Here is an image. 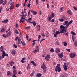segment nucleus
Here are the masks:
<instances>
[{"instance_id": "obj_1", "label": "nucleus", "mask_w": 77, "mask_h": 77, "mask_svg": "<svg viewBox=\"0 0 77 77\" xmlns=\"http://www.w3.org/2000/svg\"><path fill=\"white\" fill-rule=\"evenodd\" d=\"M60 33H66V30L65 29L63 28L61 25L60 26Z\"/></svg>"}, {"instance_id": "obj_2", "label": "nucleus", "mask_w": 77, "mask_h": 77, "mask_svg": "<svg viewBox=\"0 0 77 77\" xmlns=\"http://www.w3.org/2000/svg\"><path fill=\"white\" fill-rule=\"evenodd\" d=\"M72 23V20H71L70 21L69 23H68V24L67 25H66V26H63V25H61L62 27V28L63 29H67V28H68V26H69L70 24H71V23Z\"/></svg>"}, {"instance_id": "obj_3", "label": "nucleus", "mask_w": 77, "mask_h": 77, "mask_svg": "<svg viewBox=\"0 0 77 77\" xmlns=\"http://www.w3.org/2000/svg\"><path fill=\"white\" fill-rule=\"evenodd\" d=\"M6 36L7 37H9V36H11V35L12 34V32L11 31H9L8 32V31H6Z\"/></svg>"}, {"instance_id": "obj_4", "label": "nucleus", "mask_w": 77, "mask_h": 77, "mask_svg": "<svg viewBox=\"0 0 77 77\" xmlns=\"http://www.w3.org/2000/svg\"><path fill=\"white\" fill-rule=\"evenodd\" d=\"M75 56H76V55L75 54L71 53L70 54V57L71 58H72V59H74Z\"/></svg>"}, {"instance_id": "obj_5", "label": "nucleus", "mask_w": 77, "mask_h": 77, "mask_svg": "<svg viewBox=\"0 0 77 77\" xmlns=\"http://www.w3.org/2000/svg\"><path fill=\"white\" fill-rule=\"evenodd\" d=\"M25 20H26V17H21L20 21V23H23V22H24Z\"/></svg>"}, {"instance_id": "obj_6", "label": "nucleus", "mask_w": 77, "mask_h": 77, "mask_svg": "<svg viewBox=\"0 0 77 77\" xmlns=\"http://www.w3.org/2000/svg\"><path fill=\"white\" fill-rule=\"evenodd\" d=\"M0 51H2V52L3 53L2 54L4 55L5 57L6 56L7 57L8 56V54L5 53V52L4 51L1 50Z\"/></svg>"}, {"instance_id": "obj_7", "label": "nucleus", "mask_w": 77, "mask_h": 77, "mask_svg": "<svg viewBox=\"0 0 77 77\" xmlns=\"http://www.w3.org/2000/svg\"><path fill=\"white\" fill-rule=\"evenodd\" d=\"M0 32L3 33L6 30V29L4 27H1L0 28Z\"/></svg>"}, {"instance_id": "obj_8", "label": "nucleus", "mask_w": 77, "mask_h": 77, "mask_svg": "<svg viewBox=\"0 0 77 77\" xmlns=\"http://www.w3.org/2000/svg\"><path fill=\"white\" fill-rule=\"evenodd\" d=\"M55 71H58V72H60L61 71V69L60 67H55Z\"/></svg>"}, {"instance_id": "obj_9", "label": "nucleus", "mask_w": 77, "mask_h": 77, "mask_svg": "<svg viewBox=\"0 0 77 77\" xmlns=\"http://www.w3.org/2000/svg\"><path fill=\"white\" fill-rule=\"evenodd\" d=\"M63 68L66 71L67 70V67H66V63H65L64 65L63 66Z\"/></svg>"}, {"instance_id": "obj_10", "label": "nucleus", "mask_w": 77, "mask_h": 77, "mask_svg": "<svg viewBox=\"0 0 77 77\" xmlns=\"http://www.w3.org/2000/svg\"><path fill=\"white\" fill-rule=\"evenodd\" d=\"M63 56V53L62 52L61 54H58V57L60 58H62Z\"/></svg>"}, {"instance_id": "obj_11", "label": "nucleus", "mask_w": 77, "mask_h": 77, "mask_svg": "<svg viewBox=\"0 0 77 77\" xmlns=\"http://www.w3.org/2000/svg\"><path fill=\"white\" fill-rule=\"evenodd\" d=\"M41 67L43 69H45V68L46 67V66L44 65V63H43L42 65L41 66Z\"/></svg>"}, {"instance_id": "obj_12", "label": "nucleus", "mask_w": 77, "mask_h": 77, "mask_svg": "<svg viewBox=\"0 0 77 77\" xmlns=\"http://www.w3.org/2000/svg\"><path fill=\"white\" fill-rule=\"evenodd\" d=\"M10 4V5H11V4H12V5L10 6V8H9L10 10L14 8V2H12Z\"/></svg>"}, {"instance_id": "obj_13", "label": "nucleus", "mask_w": 77, "mask_h": 77, "mask_svg": "<svg viewBox=\"0 0 77 77\" xmlns=\"http://www.w3.org/2000/svg\"><path fill=\"white\" fill-rule=\"evenodd\" d=\"M50 57L49 54L47 55L45 57V59H46V60L48 59H50Z\"/></svg>"}, {"instance_id": "obj_14", "label": "nucleus", "mask_w": 77, "mask_h": 77, "mask_svg": "<svg viewBox=\"0 0 77 77\" xmlns=\"http://www.w3.org/2000/svg\"><path fill=\"white\" fill-rule=\"evenodd\" d=\"M68 23H68V21H65L64 23H63V24H64L63 25V26H66V25H68Z\"/></svg>"}, {"instance_id": "obj_15", "label": "nucleus", "mask_w": 77, "mask_h": 77, "mask_svg": "<svg viewBox=\"0 0 77 77\" xmlns=\"http://www.w3.org/2000/svg\"><path fill=\"white\" fill-rule=\"evenodd\" d=\"M8 22V20L6 19L2 21V22L4 23H7Z\"/></svg>"}, {"instance_id": "obj_16", "label": "nucleus", "mask_w": 77, "mask_h": 77, "mask_svg": "<svg viewBox=\"0 0 77 77\" xmlns=\"http://www.w3.org/2000/svg\"><path fill=\"white\" fill-rule=\"evenodd\" d=\"M67 13L69 15H72V12L71 10H68L67 11Z\"/></svg>"}, {"instance_id": "obj_17", "label": "nucleus", "mask_w": 77, "mask_h": 77, "mask_svg": "<svg viewBox=\"0 0 77 77\" xmlns=\"http://www.w3.org/2000/svg\"><path fill=\"white\" fill-rule=\"evenodd\" d=\"M31 12H32L33 15H36L37 14V12L36 11H35L33 10H32Z\"/></svg>"}, {"instance_id": "obj_18", "label": "nucleus", "mask_w": 77, "mask_h": 77, "mask_svg": "<svg viewBox=\"0 0 77 77\" xmlns=\"http://www.w3.org/2000/svg\"><path fill=\"white\" fill-rule=\"evenodd\" d=\"M55 52L57 53H58L60 52V50H59V49L58 48H56L55 49Z\"/></svg>"}, {"instance_id": "obj_19", "label": "nucleus", "mask_w": 77, "mask_h": 77, "mask_svg": "<svg viewBox=\"0 0 77 77\" xmlns=\"http://www.w3.org/2000/svg\"><path fill=\"white\" fill-rule=\"evenodd\" d=\"M33 51H34V53H35V54H36V52H38V51H39V49H36Z\"/></svg>"}, {"instance_id": "obj_20", "label": "nucleus", "mask_w": 77, "mask_h": 77, "mask_svg": "<svg viewBox=\"0 0 77 77\" xmlns=\"http://www.w3.org/2000/svg\"><path fill=\"white\" fill-rule=\"evenodd\" d=\"M30 23L32 24L34 26H35L36 24V23L35 21L31 22H30Z\"/></svg>"}, {"instance_id": "obj_21", "label": "nucleus", "mask_w": 77, "mask_h": 77, "mask_svg": "<svg viewBox=\"0 0 77 77\" xmlns=\"http://www.w3.org/2000/svg\"><path fill=\"white\" fill-rule=\"evenodd\" d=\"M22 42L21 39H19L18 41V43L19 44H21Z\"/></svg>"}, {"instance_id": "obj_22", "label": "nucleus", "mask_w": 77, "mask_h": 77, "mask_svg": "<svg viewBox=\"0 0 77 77\" xmlns=\"http://www.w3.org/2000/svg\"><path fill=\"white\" fill-rule=\"evenodd\" d=\"M31 62L34 66H36V64L34 62V61H31Z\"/></svg>"}, {"instance_id": "obj_23", "label": "nucleus", "mask_w": 77, "mask_h": 77, "mask_svg": "<svg viewBox=\"0 0 77 77\" xmlns=\"http://www.w3.org/2000/svg\"><path fill=\"white\" fill-rule=\"evenodd\" d=\"M42 75L41 74V73H38L37 74L36 77H41V76Z\"/></svg>"}, {"instance_id": "obj_24", "label": "nucleus", "mask_w": 77, "mask_h": 77, "mask_svg": "<svg viewBox=\"0 0 77 77\" xmlns=\"http://www.w3.org/2000/svg\"><path fill=\"white\" fill-rule=\"evenodd\" d=\"M16 53V52L15 51V50H12L11 51V53L13 54H15Z\"/></svg>"}, {"instance_id": "obj_25", "label": "nucleus", "mask_w": 77, "mask_h": 77, "mask_svg": "<svg viewBox=\"0 0 77 77\" xmlns=\"http://www.w3.org/2000/svg\"><path fill=\"white\" fill-rule=\"evenodd\" d=\"M58 20L60 22H63L64 21H65V20L63 19H59Z\"/></svg>"}, {"instance_id": "obj_26", "label": "nucleus", "mask_w": 77, "mask_h": 77, "mask_svg": "<svg viewBox=\"0 0 77 77\" xmlns=\"http://www.w3.org/2000/svg\"><path fill=\"white\" fill-rule=\"evenodd\" d=\"M31 20H32V18H29L28 19L27 21V22H28V23H31V22H30V21H31Z\"/></svg>"}, {"instance_id": "obj_27", "label": "nucleus", "mask_w": 77, "mask_h": 77, "mask_svg": "<svg viewBox=\"0 0 77 77\" xmlns=\"http://www.w3.org/2000/svg\"><path fill=\"white\" fill-rule=\"evenodd\" d=\"M25 2L23 3V5L24 6H26V3H27V0H25Z\"/></svg>"}, {"instance_id": "obj_28", "label": "nucleus", "mask_w": 77, "mask_h": 77, "mask_svg": "<svg viewBox=\"0 0 77 77\" xmlns=\"http://www.w3.org/2000/svg\"><path fill=\"white\" fill-rule=\"evenodd\" d=\"M7 74L8 75H11V72L9 71L7 72Z\"/></svg>"}, {"instance_id": "obj_29", "label": "nucleus", "mask_w": 77, "mask_h": 77, "mask_svg": "<svg viewBox=\"0 0 77 77\" xmlns=\"http://www.w3.org/2000/svg\"><path fill=\"white\" fill-rule=\"evenodd\" d=\"M15 63V62H13V61H11L10 62V65L11 66H13V65Z\"/></svg>"}, {"instance_id": "obj_30", "label": "nucleus", "mask_w": 77, "mask_h": 77, "mask_svg": "<svg viewBox=\"0 0 77 77\" xmlns=\"http://www.w3.org/2000/svg\"><path fill=\"white\" fill-rule=\"evenodd\" d=\"M38 28L37 31H40L41 30V26L39 25H38Z\"/></svg>"}, {"instance_id": "obj_31", "label": "nucleus", "mask_w": 77, "mask_h": 77, "mask_svg": "<svg viewBox=\"0 0 77 77\" xmlns=\"http://www.w3.org/2000/svg\"><path fill=\"white\" fill-rule=\"evenodd\" d=\"M14 33H16V34L17 35H18L19 33H18V30H17V29H15L14 30Z\"/></svg>"}, {"instance_id": "obj_32", "label": "nucleus", "mask_w": 77, "mask_h": 77, "mask_svg": "<svg viewBox=\"0 0 77 77\" xmlns=\"http://www.w3.org/2000/svg\"><path fill=\"white\" fill-rule=\"evenodd\" d=\"M63 43L64 44V46L66 47L67 45V43L66 42H63Z\"/></svg>"}, {"instance_id": "obj_33", "label": "nucleus", "mask_w": 77, "mask_h": 77, "mask_svg": "<svg viewBox=\"0 0 77 77\" xmlns=\"http://www.w3.org/2000/svg\"><path fill=\"white\" fill-rule=\"evenodd\" d=\"M60 31H59V30H58V31L56 32V34H57V35L60 34Z\"/></svg>"}, {"instance_id": "obj_34", "label": "nucleus", "mask_w": 77, "mask_h": 77, "mask_svg": "<svg viewBox=\"0 0 77 77\" xmlns=\"http://www.w3.org/2000/svg\"><path fill=\"white\" fill-rule=\"evenodd\" d=\"M71 33L72 35H76V34L74 32H73L72 31L71 32Z\"/></svg>"}, {"instance_id": "obj_35", "label": "nucleus", "mask_w": 77, "mask_h": 77, "mask_svg": "<svg viewBox=\"0 0 77 77\" xmlns=\"http://www.w3.org/2000/svg\"><path fill=\"white\" fill-rule=\"evenodd\" d=\"M72 42H74V39H75V38L74 37V35H72Z\"/></svg>"}, {"instance_id": "obj_36", "label": "nucleus", "mask_w": 77, "mask_h": 77, "mask_svg": "<svg viewBox=\"0 0 77 77\" xmlns=\"http://www.w3.org/2000/svg\"><path fill=\"white\" fill-rule=\"evenodd\" d=\"M3 3H4L3 4V5H5V4L7 3V2L6 1H3Z\"/></svg>"}, {"instance_id": "obj_37", "label": "nucleus", "mask_w": 77, "mask_h": 77, "mask_svg": "<svg viewBox=\"0 0 77 77\" xmlns=\"http://www.w3.org/2000/svg\"><path fill=\"white\" fill-rule=\"evenodd\" d=\"M63 9V7H62L60 8V12H62Z\"/></svg>"}, {"instance_id": "obj_38", "label": "nucleus", "mask_w": 77, "mask_h": 77, "mask_svg": "<svg viewBox=\"0 0 77 77\" xmlns=\"http://www.w3.org/2000/svg\"><path fill=\"white\" fill-rule=\"evenodd\" d=\"M39 3V0H35V4L38 5Z\"/></svg>"}, {"instance_id": "obj_39", "label": "nucleus", "mask_w": 77, "mask_h": 77, "mask_svg": "<svg viewBox=\"0 0 77 77\" xmlns=\"http://www.w3.org/2000/svg\"><path fill=\"white\" fill-rule=\"evenodd\" d=\"M54 17V13H52L51 16V18H53Z\"/></svg>"}, {"instance_id": "obj_40", "label": "nucleus", "mask_w": 77, "mask_h": 77, "mask_svg": "<svg viewBox=\"0 0 77 77\" xmlns=\"http://www.w3.org/2000/svg\"><path fill=\"white\" fill-rule=\"evenodd\" d=\"M54 51L53 49V48H51V49L50 50V51H51V52L52 53H53V52H54Z\"/></svg>"}, {"instance_id": "obj_41", "label": "nucleus", "mask_w": 77, "mask_h": 77, "mask_svg": "<svg viewBox=\"0 0 77 77\" xmlns=\"http://www.w3.org/2000/svg\"><path fill=\"white\" fill-rule=\"evenodd\" d=\"M38 41H39V39H41V35H38Z\"/></svg>"}, {"instance_id": "obj_42", "label": "nucleus", "mask_w": 77, "mask_h": 77, "mask_svg": "<svg viewBox=\"0 0 77 77\" xmlns=\"http://www.w3.org/2000/svg\"><path fill=\"white\" fill-rule=\"evenodd\" d=\"M21 17H23V18H24L25 17H26V15H24V14H23L20 16Z\"/></svg>"}, {"instance_id": "obj_43", "label": "nucleus", "mask_w": 77, "mask_h": 77, "mask_svg": "<svg viewBox=\"0 0 77 77\" xmlns=\"http://www.w3.org/2000/svg\"><path fill=\"white\" fill-rule=\"evenodd\" d=\"M60 64H58L57 65V66H56V68H60Z\"/></svg>"}, {"instance_id": "obj_44", "label": "nucleus", "mask_w": 77, "mask_h": 77, "mask_svg": "<svg viewBox=\"0 0 77 77\" xmlns=\"http://www.w3.org/2000/svg\"><path fill=\"white\" fill-rule=\"evenodd\" d=\"M34 74H35V73H34V72H33L30 75L31 77H32L33 76V75H34Z\"/></svg>"}, {"instance_id": "obj_45", "label": "nucleus", "mask_w": 77, "mask_h": 77, "mask_svg": "<svg viewBox=\"0 0 77 77\" xmlns=\"http://www.w3.org/2000/svg\"><path fill=\"white\" fill-rule=\"evenodd\" d=\"M30 28V26H28V27H26L25 28V29H29Z\"/></svg>"}, {"instance_id": "obj_46", "label": "nucleus", "mask_w": 77, "mask_h": 77, "mask_svg": "<svg viewBox=\"0 0 77 77\" xmlns=\"http://www.w3.org/2000/svg\"><path fill=\"white\" fill-rule=\"evenodd\" d=\"M3 0H1L0 1V4H2V3H3Z\"/></svg>"}, {"instance_id": "obj_47", "label": "nucleus", "mask_w": 77, "mask_h": 77, "mask_svg": "<svg viewBox=\"0 0 77 77\" xmlns=\"http://www.w3.org/2000/svg\"><path fill=\"white\" fill-rule=\"evenodd\" d=\"M14 48H17V47H18L16 45H15V44H14Z\"/></svg>"}, {"instance_id": "obj_48", "label": "nucleus", "mask_w": 77, "mask_h": 77, "mask_svg": "<svg viewBox=\"0 0 77 77\" xmlns=\"http://www.w3.org/2000/svg\"><path fill=\"white\" fill-rule=\"evenodd\" d=\"M13 69L14 70H15V69H17V68L15 66H13Z\"/></svg>"}, {"instance_id": "obj_49", "label": "nucleus", "mask_w": 77, "mask_h": 77, "mask_svg": "<svg viewBox=\"0 0 77 77\" xmlns=\"http://www.w3.org/2000/svg\"><path fill=\"white\" fill-rule=\"evenodd\" d=\"M4 48H3V46H1V47H0V49L1 50H4Z\"/></svg>"}, {"instance_id": "obj_50", "label": "nucleus", "mask_w": 77, "mask_h": 77, "mask_svg": "<svg viewBox=\"0 0 77 77\" xmlns=\"http://www.w3.org/2000/svg\"><path fill=\"white\" fill-rule=\"evenodd\" d=\"M2 36L4 38H6V36H6V34H3Z\"/></svg>"}, {"instance_id": "obj_51", "label": "nucleus", "mask_w": 77, "mask_h": 77, "mask_svg": "<svg viewBox=\"0 0 77 77\" xmlns=\"http://www.w3.org/2000/svg\"><path fill=\"white\" fill-rule=\"evenodd\" d=\"M30 5H31V4H28L27 5V7L28 8H30Z\"/></svg>"}, {"instance_id": "obj_52", "label": "nucleus", "mask_w": 77, "mask_h": 77, "mask_svg": "<svg viewBox=\"0 0 77 77\" xmlns=\"http://www.w3.org/2000/svg\"><path fill=\"white\" fill-rule=\"evenodd\" d=\"M42 36H43V37H45V34L44 32L42 33Z\"/></svg>"}, {"instance_id": "obj_53", "label": "nucleus", "mask_w": 77, "mask_h": 77, "mask_svg": "<svg viewBox=\"0 0 77 77\" xmlns=\"http://www.w3.org/2000/svg\"><path fill=\"white\" fill-rule=\"evenodd\" d=\"M16 8H19V7H20V5L19 4H17L16 5Z\"/></svg>"}, {"instance_id": "obj_54", "label": "nucleus", "mask_w": 77, "mask_h": 77, "mask_svg": "<svg viewBox=\"0 0 77 77\" xmlns=\"http://www.w3.org/2000/svg\"><path fill=\"white\" fill-rule=\"evenodd\" d=\"M57 34H56V33L54 34V37L57 38Z\"/></svg>"}, {"instance_id": "obj_55", "label": "nucleus", "mask_w": 77, "mask_h": 77, "mask_svg": "<svg viewBox=\"0 0 77 77\" xmlns=\"http://www.w3.org/2000/svg\"><path fill=\"white\" fill-rule=\"evenodd\" d=\"M13 73L14 74H17V71H16V70H14L13 71Z\"/></svg>"}, {"instance_id": "obj_56", "label": "nucleus", "mask_w": 77, "mask_h": 77, "mask_svg": "<svg viewBox=\"0 0 77 77\" xmlns=\"http://www.w3.org/2000/svg\"><path fill=\"white\" fill-rule=\"evenodd\" d=\"M74 45L75 46H77V42H75L74 43Z\"/></svg>"}, {"instance_id": "obj_57", "label": "nucleus", "mask_w": 77, "mask_h": 77, "mask_svg": "<svg viewBox=\"0 0 77 77\" xmlns=\"http://www.w3.org/2000/svg\"><path fill=\"white\" fill-rule=\"evenodd\" d=\"M71 50L70 49H66V50L67 51H68V52H70V50Z\"/></svg>"}, {"instance_id": "obj_58", "label": "nucleus", "mask_w": 77, "mask_h": 77, "mask_svg": "<svg viewBox=\"0 0 77 77\" xmlns=\"http://www.w3.org/2000/svg\"><path fill=\"white\" fill-rule=\"evenodd\" d=\"M48 19V21H51V17H49V19Z\"/></svg>"}, {"instance_id": "obj_59", "label": "nucleus", "mask_w": 77, "mask_h": 77, "mask_svg": "<svg viewBox=\"0 0 77 77\" xmlns=\"http://www.w3.org/2000/svg\"><path fill=\"white\" fill-rule=\"evenodd\" d=\"M69 33L68 32H67L66 33L65 35H66L67 36H69Z\"/></svg>"}, {"instance_id": "obj_60", "label": "nucleus", "mask_w": 77, "mask_h": 77, "mask_svg": "<svg viewBox=\"0 0 77 77\" xmlns=\"http://www.w3.org/2000/svg\"><path fill=\"white\" fill-rule=\"evenodd\" d=\"M29 69H30V66H28L27 67V69L28 70H29Z\"/></svg>"}, {"instance_id": "obj_61", "label": "nucleus", "mask_w": 77, "mask_h": 77, "mask_svg": "<svg viewBox=\"0 0 77 77\" xmlns=\"http://www.w3.org/2000/svg\"><path fill=\"white\" fill-rule=\"evenodd\" d=\"M51 22L52 23H54V19H53L51 20Z\"/></svg>"}, {"instance_id": "obj_62", "label": "nucleus", "mask_w": 77, "mask_h": 77, "mask_svg": "<svg viewBox=\"0 0 77 77\" xmlns=\"http://www.w3.org/2000/svg\"><path fill=\"white\" fill-rule=\"evenodd\" d=\"M22 45H25V44H26V43L24 42H22Z\"/></svg>"}, {"instance_id": "obj_63", "label": "nucleus", "mask_w": 77, "mask_h": 77, "mask_svg": "<svg viewBox=\"0 0 77 77\" xmlns=\"http://www.w3.org/2000/svg\"><path fill=\"white\" fill-rule=\"evenodd\" d=\"M21 62H22V63H24L25 62H26V61H25L23 60H21Z\"/></svg>"}, {"instance_id": "obj_64", "label": "nucleus", "mask_w": 77, "mask_h": 77, "mask_svg": "<svg viewBox=\"0 0 77 77\" xmlns=\"http://www.w3.org/2000/svg\"><path fill=\"white\" fill-rule=\"evenodd\" d=\"M73 8L75 11H77V8L75 7H73Z\"/></svg>"}]
</instances>
